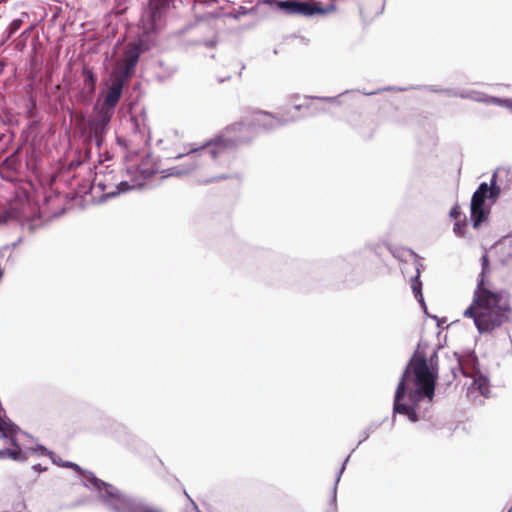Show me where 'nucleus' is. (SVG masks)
Instances as JSON below:
<instances>
[{
  "label": "nucleus",
  "instance_id": "obj_1",
  "mask_svg": "<svg viewBox=\"0 0 512 512\" xmlns=\"http://www.w3.org/2000/svg\"><path fill=\"white\" fill-rule=\"evenodd\" d=\"M255 136L254 128L246 117L227 126L219 135L201 145H185V151L175 157L183 162L168 168L163 177L194 174L204 184L228 179L231 177V152Z\"/></svg>",
  "mask_w": 512,
  "mask_h": 512
},
{
  "label": "nucleus",
  "instance_id": "obj_2",
  "mask_svg": "<svg viewBox=\"0 0 512 512\" xmlns=\"http://www.w3.org/2000/svg\"><path fill=\"white\" fill-rule=\"evenodd\" d=\"M438 355L434 351L429 360L418 351L410 359L397 385L393 414L404 415L411 422L430 417L429 411L438 379Z\"/></svg>",
  "mask_w": 512,
  "mask_h": 512
},
{
  "label": "nucleus",
  "instance_id": "obj_3",
  "mask_svg": "<svg viewBox=\"0 0 512 512\" xmlns=\"http://www.w3.org/2000/svg\"><path fill=\"white\" fill-rule=\"evenodd\" d=\"M483 269L478 277L473 301L463 312L464 317L472 318L479 333H486L501 326L507 320L508 304L500 294L484 287V273L488 265L487 256L482 257Z\"/></svg>",
  "mask_w": 512,
  "mask_h": 512
},
{
  "label": "nucleus",
  "instance_id": "obj_4",
  "mask_svg": "<svg viewBox=\"0 0 512 512\" xmlns=\"http://www.w3.org/2000/svg\"><path fill=\"white\" fill-rule=\"evenodd\" d=\"M60 465L78 471L83 485L96 493L98 500L108 512H161L143 499L127 494L112 484L98 479L93 473L82 471L73 462H62Z\"/></svg>",
  "mask_w": 512,
  "mask_h": 512
},
{
  "label": "nucleus",
  "instance_id": "obj_5",
  "mask_svg": "<svg viewBox=\"0 0 512 512\" xmlns=\"http://www.w3.org/2000/svg\"><path fill=\"white\" fill-rule=\"evenodd\" d=\"M505 171L512 176V168L497 169L491 176L490 183H481L471 198L470 210L473 227L478 228L488 219L492 205L498 200L501 188L497 185L499 173Z\"/></svg>",
  "mask_w": 512,
  "mask_h": 512
},
{
  "label": "nucleus",
  "instance_id": "obj_6",
  "mask_svg": "<svg viewBox=\"0 0 512 512\" xmlns=\"http://www.w3.org/2000/svg\"><path fill=\"white\" fill-rule=\"evenodd\" d=\"M154 173L155 172L152 170L143 168H136L135 170L128 169L127 174L130 178L119 182L116 181L112 171L105 173L103 179H101V175L97 173L95 185L103 191V197L108 199L132 189L143 187L145 180L150 178Z\"/></svg>",
  "mask_w": 512,
  "mask_h": 512
},
{
  "label": "nucleus",
  "instance_id": "obj_7",
  "mask_svg": "<svg viewBox=\"0 0 512 512\" xmlns=\"http://www.w3.org/2000/svg\"><path fill=\"white\" fill-rule=\"evenodd\" d=\"M453 360L455 366L451 367V372L454 378H457L460 373L464 377L472 380L468 386V395L475 398V393H478L488 398L491 394L489 380L477 368L476 357L470 354L463 358L458 353H453Z\"/></svg>",
  "mask_w": 512,
  "mask_h": 512
},
{
  "label": "nucleus",
  "instance_id": "obj_8",
  "mask_svg": "<svg viewBox=\"0 0 512 512\" xmlns=\"http://www.w3.org/2000/svg\"><path fill=\"white\" fill-rule=\"evenodd\" d=\"M291 112L289 110L283 115H274L265 111H253L247 117L256 134L258 130H272L297 121L299 117L294 116Z\"/></svg>",
  "mask_w": 512,
  "mask_h": 512
},
{
  "label": "nucleus",
  "instance_id": "obj_9",
  "mask_svg": "<svg viewBox=\"0 0 512 512\" xmlns=\"http://www.w3.org/2000/svg\"><path fill=\"white\" fill-rule=\"evenodd\" d=\"M114 114L94 106L93 113L88 120V137L91 142L100 148L103 139L109 129V124Z\"/></svg>",
  "mask_w": 512,
  "mask_h": 512
},
{
  "label": "nucleus",
  "instance_id": "obj_10",
  "mask_svg": "<svg viewBox=\"0 0 512 512\" xmlns=\"http://www.w3.org/2000/svg\"><path fill=\"white\" fill-rule=\"evenodd\" d=\"M146 50L143 41L130 44L123 56L120 67L113 73L128 80L132 75L141 54Z\"/></svg>",
  "mask_w": 512,
  "mask_h": 512
},
{
  "label": "nucleus",
  "instance_id": "obj_11",
  "mask_svg": "<svg viewBox=\"0 0 512 512\" xmlns=\"http://www.w3.org/2000/svg\"><path fill=\"white\" fill-rule=\"evenodd\" d=\"M279 6L290 14L314 16L316 14H327L335 10L333 3L323 7L316 3L302 2V1H282Z\"/></svg>",
  "mask_w": 512,
  "mask_h": 512
},
{
  "label": "nucleus",
  "instance_id": "obj_12",
  "mask_svg": "<svg viewBox=\"0 0 512 512\" xmlns=\"http://www.w3.org/2000/svg\"><path fill=\"white\" fill-rule=\"evenodd\" d=\"M126 81L127 80L123 77L113 73L111 77V84L104 96V100L101 105H98V107L114 114L115 107L122 96L123 87Z\"/></svg>",
  "mask_w": 512,
  "mask_h": 512
},
{
  "label": "nucleus",
  "instance_id": "obj_13",
  "mask_svg": "<svg viewBox=\"0 0 512 512\" xmlns=\"http://www.w3.org/2000/svg\"><path fill=\"white\" fill-rule=\"evenodd\" d=\"M447 92L448 96L450 97H460L462 99H471L476 102L502 106L509 109L512 112V99H501L494 96H488L478 91L447 90Z\"/></svg>",
  "mask_w": 512,
  "mask_h": 512
},
{
  "label": "nucleus",
  "instance_id": "obj_14",
  "mask_svg": "<svg viewBox=\"0 0 512 512\" xmlns=\"http://www.w3.org/2000/svg\"><path fill=\"white\" fill-rule=\"evenodd\" d=\"M420 266L421 265L417 261H415L416 274L411 279V288L417 302L426 311V304L422 294V282L420 280Z\"/></svg>",
  "mask_w": 512,
  "mask_h": 512
},
{
  "label": "nucleus",
  "instance_id": "obj_15",
  "mask_svg": "<svg viewBox=\"0 0 512 512\" xmlns=\"http://www.w3.org/2000/svg\"><path fill=\"white\" fill-rule=\"evenodd\" d=\"M495 249L502 262L508 261L512 257V235L500 239L496 243Z\"/></svg>",
  "mask_w": 512,
  "mask_h": 512
},
{
  "label": "nucleus",
  "instance_id": "obj_16",
  "mask_svg": "<svg viewBox=\"0 0 512 512\" xmlns=\"http://www.w3.org/2000/svg\"><path fill=\"white\" fill-rule=\"evenodd\" d=\"M83 76L85 87H87L90 92H94L97 81V77L95 76V74L92 72V70L84 68Z\"/></svg>",
  "mask_w": 512,
  "mask_h": 512
},
{
  "label": "nucleus",
  "instance_id": "obj_17",
  "mask_svg": "<svg viewBox=\"0 0 512 512\" xmlns=\"http://www.w3.org/2000/svg\"><path fill=\"white\" fill-rule=\"evenodd\" d=\"M378 427H379V424H377V423H372V424H370L367 428H365V429L361 432V434H360L361 439H360V441H359L358 445H360L362 442L366 441V440L369 438V436L371 435V433H373L374 431H376Z\"/></svg>",
  "mask_w": 512,
  "mask_h": 512
},
{
  "label": "nucleus",
  "instance_id": "obj_18",
  "mask_svg": "<svg viewBox=\"0 0 512 512\" xmlns=\"http://www.w3.org/2000/svg\"><path fill=\"white\" fill-rule=\"evenodd\" d=\"M349 457H350V456H348V457L346 458V460H345V461H344V463L342 464V467L340 468V470H339V472H338V474H337V476H336L335 485H334V488H333L332 499H331V501H332V503H333V504H335V502H336L337 484L339 483L340 478H341V475H342V473H343V472H344V470H345V467H346V464H347V462H348V460H349Z\"/></svg>",
  "mask_w": 512,
  "mask_h": 512
},
{
  "label": "nucleus",
  "instance_id": "obj_19",
  "mask_svg": "<svg viewBox=\"0 0 512 512\" xmlns=\"http://www.w3.org/2000/svg\"><path fill=\"white\" fill-rule=\"evenodd\" d=\"M467 227V222L466 220H463V221H456L455 224H454V227H453V232L456 236L458 237H463L464 234H465V229Z\"/></svg>",
  "mask_w": 512,
  "mask_h": 512
},
{
  "label": "nucleus",
  "instance_id": "obj_20",
  "mask_svg": "<svg viewBox=\"0 0 512 512\" xmlns=\"http://www.w3.org/2000/svg\"><path fill=\"white\" fill-rule=\"evenodd\" d=\"M22 20L21 19H14L8 28V37H11L13 34H15L21 27Z\"/></svg>",
  "mask_w": 512,
  "mask_h": 512
},
{
  "label": "nucleus",
  "instance_id": "obj_21",
  "mask_svg": "<svg viewBox=\"0 0 512 512\" xmlns=\"http://www.w3.org/2000/svg\"><path fill=\"white\" fill-rule=\"evenodd\" d=\"M450 217L454 219H458L461 215V209L459 205H454L450 210Z\"/></svg>",
  "mask_w": 512,
  "mask_h": 512
},
{
  "label": "nucleus",
  "instance_id": "obj_22",
  "mask_svg": "<svg viewBox=\"0 0 512 512\" xmlns=\"http://www.w3.org/2000/svg\"><path fill=\"white\" fill-rule=\"evenodd\" d=\"M310 108H311L310 104H298V105H294L292 110H295V111H298L301 109L309 110Z\"/></svg>",
  "mask_w": 512,
  "mask_h": 512
},
{
  "label": "nucleus",
  "instance_id": "obj_23",
  "mask_svg": "<svg viewBox=\"0 0 512 512\" xmlns=\"http://www.w3.org/2000/svg\"><path fill=\"white\" fill-rule=\"evenodd\" d=\"M9 216L11 218H15V219H20V215L16 212L15 208L14 207H11L10 210H9Z\"/></svg>",
  "mask_w": 512,
  "mask_h": 512
},
{
  "label": "nucleus",
  "instance_id": "obj_24",
  "mask_svg": "<svg viewBox=\"0 0 512 512\" xmlns=\"http://www.w3.org/2000/svg\"><path fill=\"white\" fill-rule=\"evenodd\" d=\"M428 89L432 92H445L448 95V92H447L448 89H440V88H437L436 86H429Z\"/></svg>",
  "mask_w": 512,
  "mask_h": 512
},
{
  "label": "nucleus",
  "instance_id": "obj_25",
  "mask_svg": "<svg viewBox=\"0 0 512 512\" xmlns=\"http://www.w3.org/2000/svg\"><path fill=\"white\" fill-rule=\"evenodd\" d=\"M337 98H338V96H336V97H321V98H318V99L322 100V101L334 103V102L337 101Z\"/></svg>",
  "mask_w": 512,
  "mask_h": 512
},
{
  "label": "nucleus",
  "instance_id": "obj_26",
  "mask_svg": "<svg viewBox=\"0 0 512 512\" xmlns=\"http://www.w3.org/2000/svg\"><path fill=\"white\" fill-rule=\"evenodd\" d=\"M190 502H191V505H192L193 510H194L195 512H201V511L199 510L198 506L196 505V503H195L192 499H190Z\"/></svg>",
  "mask_w": 512,
  "mask_h": 512
},
{
  "label": "nucleus",
  "instance_id": "obj_27",
  "mask_svg": "<svg viewBox=\"0 0 512 512\" xmlns=\"http://www.w3.org/2000/svg\"><path fill=\"white\" fill-rule=\"evenodd\" d=\"M382 90H388V88H384V89H379L378 91H371V92H365L364 94L365 95H374Z\"/></svg>",
  "mask_w": 512,
  "mask_h": 512
},
{
  "label": "nucleus",
  "instance_id": "obj_28",
  "mask_svg": "<svg viewBox=\"0 0 512 512\" xmlns=\"http://www.w3.org/2000/svg\"><path fill=\"white\" fill-rule=\"evenodd\" d=\"M156 17H158V11H153V13H152L153 20H155Z\"/></svg>",
  "mask_w": 512,
  "mask_h": 512
},
{
  "label": "nucleus",
  "instance_id": "obj_29",
  "mask_svg": "<svg viewBox=\"0 0 512 512\" xmlns=\"http://www.w3.org/2000/svg\"><path fill=\"white\" fill-rule=\"evenodd\" d=\"M40 449H41V454H45V453H48V451L46 450V448H44V447H41Z\"/></svg>",
  "mask_w": 512,
  "mask_h": 512
},
{
  "label": "nucleus",
  "instance_id": "obj_30",
  "mask_svg": "<svg viewBox=\"0 0 512 512\" xmlns=\"http://www.w3.org/2000/svg\"><path fill=\"white\" fill-rule=\"evenodd\" d=\"M34 469L37 470V471H42V468L40 467V465H35Z\"/></svg>",
  "mask_w": 512,
  "mask_h": 512
},
{
  "label": "nucleus",
  "instance_id": "obj_31",
  "mask_svg": "<svg viewBox=\"0 0 512 512\" xmlns=\"http://www.w3.org/2000/svg\"><path fill=\"white\" fill-rule=\"evenodd\" d=\"M507 512H512V506L510 507V509Z\"/></svg>",
  "mask_w": 512,
  "mask_h": 512
},
{
  "label": "nucleus",
  "instance_id": "obj_32",
  "mask_svg": "<svg viewBox=\"0 0 512 512\" xmlns=\"http://www.w3.org/2000/svg\"><path fill=\"white\" fill-rule=\"evenodd\" d=\"M4 221H5V220H2V218L0 217V223H1V222H4Z\"/></svg>",
  "mask_w": 512,
  "mask_h": 512
}]
</instances>
